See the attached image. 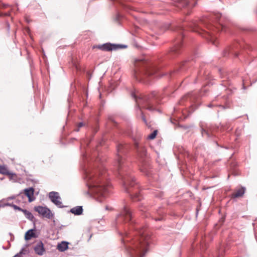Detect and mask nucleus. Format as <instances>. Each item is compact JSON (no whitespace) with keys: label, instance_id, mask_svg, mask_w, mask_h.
<instances>
[{"label":"nucleus","instance_id":"nucleus-1","mask_svg":"<svg viewBox=\"0 0 257 257\" xmlns=\"http://www.w3.org/2000/svg\"><path fill=\"white\" fill-rule=\"evenodd\" d=\"M116 150L117 155L114 166L122 181L124 190L130 194L134 201H140L142 199V197L140 193L138 191L139 186L135 182L134 177L131 175L124 157L128 151V147L126 145L119 144L117 145Z\"/></svg>","mask_w":257,"mask_h":257},{"label":"nucleus","instance_id":"nucleus-2","mask_svg":"<svg viewBox=\"0 0 257 257\" xmlns=\"http://www.w3.org/2000/svg\"><path fill=\"white\" fill-rule=\"evenodd\" d=\"M105 171L101 168L90 173L86 172L87 185L93 193L100 196L105 197L108 192L107 188L104 184H100L102 180L105 178Z\"/></svg>","mask_w":257,"mask_h":257},{"label":"nucleus","instance_id":"nucleus-3","mask_svg":"<svg viewBox=\"0 0 257 257\" xmlns=\"http://www.w3.org/2000/svg\"><path fill=\"white\" fill-rule=\"evenodd\" d=\"M139 239L131 247L130 253L131 257H143L148 250V246L149 244V236L146 233L145 229L137 228Z\"/></svg>","mask_w":257,"mask_h":257},{"label":"nucleus","instance_id":"nucleus-4","mask_svg":"<svg viewBox=\"0 0 257 257\" xmlns=\"http://www.w3.org/2000/svg\"><path fill=\"white\" fill-rule=\"evenodd\" d=\"M156 92H153L149 96L145 95L137 98L135 93L133 92L132 93V96L135 99L137 104L138 105V108L140 110L141 117L143 121L146 124H147V121L144 114L140 109V106L143 105L144 107L150 111H154L156 110L155 106L157 104L159 103V100L156 97Z\"/></svg>","mask_w":257,"mask_h":257},{"label":"nucleus","instance_id":"nucleus-5","mask_svg":"<svg viewBox=\"0 0 257 257\" xmlns=\"http://www.w3.org/2000/svg\"><path fill=\"white\" fill-rule=\"evenodd\" d=\"M135 66L136 67L135 76L137 79L140 75L151 76L159 70L155 65L148 62L144 57L136 60Z\"/></svg>","mask_w":257,"mask_h":257},{"label":"nucleus","instance_id":"nucleus-6","mask_svg":"<svg viewBox=\"0 0 257 257\" xmlns=\"http://www.w3.org/2000/svg\"><path fill=\"white\" fill-rule=\"evenodd\" d=\"M135 147L138 157L142 164L140 168L141 171L144 173L146 175L149 176L150 175V168L145 159L147 155L146 149L144 147H140L138 143L136 144Z\"/></svg>","mask_w":257,"mask_h":257},{"label":"nucleus","instance_id":"nucleus-7","mask_svg":"<svg viewBox=\"0 0 257 257\" xmlns=\"http://www.w3.org/2000/svg\"><path fill=\"white\" fill-rule=\"evenodd\" d=\"M133 213L127 205L123 206L122 212L117 215L116 221L117 223L128 222L132 221Z\"/></svg>","mask_w":257,"mask_h":257},{"label":"nucleus","instance_id":"nucleus-8","mask_svg":"<svg viewBox=\"0 0 257 257\" xmlns=\"http://www.w3.org/2000/svg\"><path fill=\"white\" fill-rule=\"evenodd\" d=\"M93 47L97 48L102 51H110L118 50L122 48H125L127 47V46L125 45L115 44L107 43L102 45L94 46Z\"/></svg>","mask_w":257,"mask_h":257},{"label":"nucleus","instance_id":"nucleus-9","mask_svg":"<svg viewBox=\"0 0 257 257\" xmlns=\"http://www.w3.org/2000/svg\"><path fill=\"white\" fill-rule=\"evenodd\" d=\"M49 199L58 207H63V205H62V202L61 201V198L58 192L55 191L49 192Z\"/></svg>","mask_w":257,"mask_h":257},{"label":"nucleus","instance_id":"nucleus-10","mask_svg":"<svg viewBox=\"0 0 257 257\" xmlns=\"http://www.w3.org/2000/svg\"><path fill=\"white\" fill-rule=\"evenodd\" d=\"M176 6L180 8H185L188 7L191 8L194 7L196 4V2L192 3L189 2L188 0H176Z\"/></svg>","mask_w":257,"mask_h":257},{"label":"nucleus","instance_id":"nucleus-11","mask_svg":"<svg viewBox=\"0 0 257 257\" xmlns=\"http://www.w3.org/2000/svg\"><path fill=\"white\" fill-rule=\"evenodd\" d=\"M0 174L8 176L10 179L16 177V174L10 172L5 165H0Z\"/></svg>","mask_w":257,"mask_h":257},{"label":"nucleus","instance_id":"nucleus-12","mask_svg":"<svg viewBox=\"0 0 257 257\" xmlns=\"http://www.w3.org/2000/svg\"><path fill=\"white\" fill-rule=\"evenodd\" d=\"M35 210L38 212L42 217L48 218V209L47 207L39 206L35 207Z\"/></svg>","mask_w":257,"mask_h":257},{"label":"nucleus","instance_id":"nucleus-13","mask_svg":"<svg viewBox=\"0 0 257 257\" xmlns=\"http://www.w3.org/2000/svg\"><path fill=\"white\" fill-rule=\"evenodd\" d=\"M34 192V190L33 188H29L24 190V193L28 197L29 202H32L35 199Z\"/></svg>","mask_w":257,"mask_h":257},{"label":"nucleus","instance_id":"nucleus-14","mask_svg":"<svg viewBox=\"0 0 257 257\" xmlns=\"http://www.w3.org/2000/svg\"><path fill=\"white\" fill-rule=\"evenodd\" d=\"M35 252L39 255H42L45 252L43 244L42 242H39L34 247Z\"/></svg>","mask_w":257,"mask_h":257},{"label":"nucleus","instance_id":"nucleus-15","mask_svg":"<svg viewBox=\"0 0 257 257\" xmlns=\"http://www.w3.org/2000/svg\"><path fill=\"white\" fill-rule=\"evenodd\" d=\"M245 188L241 187V188L237 189L236 192L231 194V198H235L240 197H242L245 193Z\"/></svg>","mask_w":257,"mask_h":257},{"label":"nucleus","instance_id":"nucleus-16","mask_svg":"<svg viewBox=\"0 0 257 257\" xmlns=\"http://www.w3.org/2000/svg\"><path fill=\"white\" fill-rule=\"evenodd\" d=\"M182 38L181 36L175 43L174 47L172 49V52L174 53H178L179 49L182 46Z\"/></svg>","mask_w":257,"mask_h":257},{"label":"nucleus","instance_id":"nucleus-17","mask_svg":"<svg viewBox=\"0 0 257 257\" xmlns=\"http://www.w3.org/2000/svg\"><path fill=\"white\" fill-rule=\"evenodd\" d=\"M83 207L82 206H77L70 209V212L75 215H81L83 213Z\"/></svg>","mask_w":257,"mask_h":257},{"label":"nucleus","instance_id":"nucleus-18","mask_svg":"<svg viewBox=\"0 0 257 257\" xmlns=\"http://www.w3.org/2000/svg\"><path fill=\"white\" fill-rule=\"evenodd\" d=\"M37 236L34 229H30L27 231L25 235V239L27 240H30L32 238H36Z\"/></svg>","mask_w":257,"mask_h":257},{"label":"nucleus","instance_id":"nucleus-19","mask_svg":"<svg viewBox=\"0 0 257 257\" xmlns=\"http://www.w3.org/2000/svg\"><path fill=\"white\" fill-rule=\"evenodd\" d=\"M69 242L66 241H62L61 243H58L57 249L61 252H63L68 248Z\"/></svg>","mask_w":257,"mask_h":257},{"label":"nucleus","instance_id":"nucleus-20","mask_svg":"<svg viewBox=\"0 0 257 257\" xmlns=\"http://www.w3.org/2000/svg\"><path fill=\"white\" fill-rule=\"evenodd\" d=\"M18 208L19 209V210H22L24 213L26 215L27 217L30 219H32L33 218V215H32V214L29 211L26 210H23V209H20L19 207H18Z\"/></svg>","mask_w":257,"mask_h":257},{"label":"nucleus","instance_id":"nucleus-21","mask_svg":"<svg viewBox=\"0 0 257 257\" xmlns=\"http://www.w3.org/2000/svg\"><path fill=\"white\" fill-rule=\"evenodd\" d=\"M201 134L203 136L205 135H206L207 138L212 137V135L211 133H209L208 130H206L204 128L201 127Z\"/></svg>","mask_w":257,"mask_h":257},{"label":"nucleus","instance_id":"nucleus-22","mask_svg":"<svg viewBox=\"0 0 257 257\" xmlns=\"http://www.w3.org/2000/svg\"><path fill=\"white\" fill-rule=\"evenodd\" d=\"M157 134V130H155L153 133L148 136V138L150 140H153L156 138Z\"/></svg>","mask_w":257,"mask_h":257},{"label":"nucleus","instance_id":"nucleus-23","mask_svg":"<svg viewBox=\"0 0 257 257\" xmlns=\"http://www.w3.org/2000/svg\"><path fill=\"white\" fill-rule=\"evenodd\" d=\"M53 225L55 226V228L56 229L58 228H61L63 225L60 226L59 223H57V222L55 220H53Z\"/></svg>","mask_w":257,"mask_h":257},{"label":"nucleus","instance_id":"nucleus-24","mask_svg":"<svg viewBox=\"0 0 257 257\" xmlns=\"http://www.w3.org/2000/svg\"><path fill=\"white\" fill-rule=\"evenodd\" d=\"M208 38L207 39H209V40L213 44L215 45V41L214 40L213 37L209 33H207Z\"/></svg>","mask_w":257,"mask_h":257},{"label":"nucleus","instance_id":"nucleus-25","mask_svg":"<svg viewBox=\"0 0 257 257\" xmlns=\"http://www.w3.org/2000/svg\"><path fill=\"white\" fill-rule=\"evenodd\" d=\"M10 15V12L7 13H2L0 12V17H7Z\"/></svg>","mask_w":257,"mask_h":257},{"label":"nucleus","instance_id":"nucleus-26","mask_svg":"<svg viewBox=\"0 0 257 257\" xmlns=\"http://www.w3.org/2000/svg\"><path fill=\"white\" fill-rule=\"evenodd\" d=\"M84 125V123L83 122H80L78 124V128L76 130V131L78 132L79 131V128L82 127Z\"/></svg>","mask_w":257,"mask_h":257},{"label":"nucleus","instance_id":"nucleus-27","mask_svg":"<svg viewBox=\"0 0 257 257\" xmlns=\"http://www.w3.org/2000/svg\"><path fill=\"white\" fill-rule=\"evenodd\" d=\"M9 6L8 5H5V4H0V8H6Z\"/></svg>","mask_w":257,"mask_h":257},{"label":"nucleus","instance_id":"nucleus-28","mask_svg":"<svg viewBox=\"0 0 257 257\" xmlns=\"http://www.w3.org/2000/svg\"><path fill=\"white\" fill-rule=\"evenodd\" d=\"M228 54V52L227 50H225L223 51V55L224 56H226Z\"/></svg>","mask_w":257,"mask_h":257},{"label":"nucleus","instance_id":"nucleus-29","mask_svg":"<svg viewBox=\"0 0 257 257\" xmlns=\"http://www.w3.org/2000/svg\"><path fill=\"white\" fill-rule=\"evenodd\" d=\"M49 219H50V217L53 215V214L50 209H49Z\"/></svg>","mask_w":257,"mask_h":257},{"label":"nucleus","instance_id":"nucleus-30","mask_svg":"<svg viewBox=\"0 0 257 257\" xmlns=\"http://www.w3.org/2000/svg\"><path fill=\"white\" fill-rule=\"evenodd\" d=\"M220 27L221 28V31H225V27H224V26L223 25H221Z\"/></svg>","mask_w":257,"mask_h":257},{"label":"nucleus","instance_id":"nucleus-31","mask_svg":"<svg viewBox=\"0 0 257 257\" xmlns=\"http://www.w3.org/2000/svg\"><path fill=\"white\" fill-rule=\"evenodd\" d=\"M162 220V218H158L155 219L156 221H160V220Z\"/></svg>","mask_w":257,"mask_h":257},{"label":"nucleus","instance_id":"nucleus-32","mask_svg":"<svg viewBox=\"0 0 257 257\" xmlns=\"http://www.w3.org/2000/svg\"><path fill=\"white\" fill-rule=\"evenodd\" d=\"M207 106L208 107H212L213 106V105L211 104H209L207 105Z\"/></svg>","mask_w":257,"mask_h":257},{"label":"nucleus","instance_id":"nucleus-33","mask_svg":"<svg viewBox=\"0 0 257 257\" xmlns=\"http://www.w3.org/2000/svg\"><path fill=\"white\" fill-rule=\"evenodd\" d=\"M198 25V24H196V23H195V24H194V26H197Z\"/></svg>","mask_w":257,"mask_h":257},{"label":"nucleus","instance_id":"nucleus-34","mask_svg":"<svg viewBox=\"0 0 257 257\" xmlns=\"http://www.w3.org/2000/svg\"><path fill=\"white\" fill-rule=\"evenodd\" d=\"M125 235L127 236V233H125Z\"/></svg>","mask_w":257,"mask_h":257},{"label":"nucleus","instance_id":"nucleus-35","mask_svg":"<svg viewBox=\"0 0 257 257\" xmlns=\"http://www.w3.org/2000/svg\"><path fill=\"white\" fill-rule=\"evenodd\" d=\"M180 31H181L180 33L182 34V30H180Z\"/></svg>","mask_w":257,"mask_h":257},{"label":"nucleus","instance_id":"nucleus-36","mask_svg":"<svg viewBox=\"0 0 257 257\" xmlns=\"http://www.w3.org/2000/svg\"><path fill=\"white\" fill-rule=\"evenodd\" d=\"M122 241L123 242H124V241H125L124 239H122Z\"/></svg>","mask_w":257,"mask_h":257},{"label":"nucleus","instance_id":"nucleus-37","mask_svg":"<svg viewBox=\"0 0 257 257\" xmlns=\"http://www.w3.org/2000/svg\"><path fill=\"white\" fill-rule=\"evenodd\" d=\"M221 107H222L223 108H225V107L223 106H220Z\"/></svg>","mask_w":257,"mask_h":257},{"label":"nucleus","instance_id":"nucleus-38","mask_svg":"<svg viewBox=\"0 0 257 257\" xmlns=\"http://www.w3.org/2000/svg\"><path fill=\"white\" fill-rule=\"evenodd\" d=\"M8 27L9 28V27H10L9 24H8Z\"/></svg>","mask_w":257,"mask_h":257}]
</instances>
